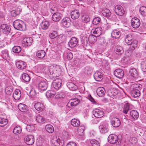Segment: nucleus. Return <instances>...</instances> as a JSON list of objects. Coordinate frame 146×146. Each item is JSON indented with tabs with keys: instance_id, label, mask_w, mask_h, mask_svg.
Segmentation results:
<instances>
[{
	"instance_id": "c9c22d12",
	"label": "nucleus",
	"mask_w": 146,
	"mask_h": 146,
	"mask_svg": "<svg viewBox=\"0 0 146 146\" xmlns=\"http://www.w3.org/2000/svg\"><path fill=\"white\" fill-rule=\"evenodd\" d=\"M130 104L128 103H125L123 106V112L125 114L127 113L130 110Z\"/></svg>"
},
{
	"instance_id": "bb28decb",
	"label": "nucleus",
	"mask_w": 146,
	"mask_h": 146,
	"mask_svg": "<svg viewBox=\"0 0 146 146\" xmlns=\"http://www.w3.org/2000/svg\"><path fill=\"white\" fill-rule=\"evenodd\" d=\"M44 108L42 99L37 101V111H42Z\"/></svg>"
},
{
	"instance_id": "c756f323",
	"label": "nucleus",
	"mask_w": 146,
	"mask_h": 146,
	"mask_svg": "<svg viewBox=\"0 0 146 146\" xmlns=\"http://www.w3.org/2000/svg\"><path fill=\"white\" fill-rule=\"evenodd\" d=\"M102 13L104 16L107 18L109 17L111 15L110 11L107 9H104L102 11Z\"/></svg>"
},
{
	"instance_id": "774afa93",
	"label": "nucleus",
	"mask_w": 146,
	"mask_h": 146,
	"mask_svg": "<svg viewBox=\"0 0 146 146\" xmlns=\"http://www.w3.org/2000/svg\"><path fill=\"white\" fill-rule=\"evenodd\" d=\"M67 56L68 60L71 59L73 57V55L72 53L71 52H68L67 53Z\"/></svg>"
},
{
	"instance_id": "5701e85b",
	"label": "nucleus",
	"mask_w": 146,
	"mask_h": 146,
	"mask_svg": "<svg viewBox=\"0 0 146 146\" xmlns=\"http://www.w3.org/2000/svg\"><path fill=\"white\" fill-rule=\"evenodd\" d=\"M80 16V13L78 10H74L72 11L71 13V18L73 19H77Z\"/></svg>"
},
{
	"instance_id": "8fccbe9b",
	"label": "nucleus",
	"mask_w": 146,
	"mask_h": 146,
	"mask_svg": "<svg viewBox=\"0 0 146 146\" xmlns=\"http://www.w3.org/2000/svg\"><path fill=\"white\" fill-rule=\"evenodd\" d=\"M21 129L19 126L15 127L13 130V132L15 134H19L21 133Z\"/></svg>"
},
{
	"instance_id": "37998d69",
	"label": "nucleus",
	"mask_w": 146,
	"mask_h": 146,
	"mask_svg": "<svg viewBox=\"0 0 146 146\" xmlns=\"http://www.w3.org/2000/svg\"><path fill=\"white\" fill-rule=\"evenodd\" d=\"M18 107L19 110L21 111L25 112L27 110V106L24 104H20Z\"/></svg>"
},
{
	"instance_id": "de8ad7c7",
	"label": "nucleus",
	"mask_w": 146,
	"mask_h": 146,
	"mask_svg": "<svg viewBox=\"0 0 146 146\" xmlns=\"http://www.w3.org/2000/svg\"><path fill=\"white\" fill-rule=\"evenodd\" d=\"M8 123V121L7 119L0 118V126L3 127L6 125Z\"/></svg>"
},
{
	"instance_id": "4468645a",
	"label": "nucleus",
	"mask_w": 146,
	"mask_h": 146,
	"mask_svg": "<svg viewBox=\"0 0 146 146\" xmlns=\"http://www.w3.org/2000/svg\"><path fill=\"white\" fill-rule=\"evenodd\" d=\"M114 74L117 77L121 78L123 77L124 73L123 70L121 69H116L114 72Z\"/></svg>"
},
{
	"instance_id": "603ef678",
	"label": "nucleus",
	"mask_w": 146,
	"mask_h": 146,
	"mask_svg": "<svg viewBox=\"0 0 146 146\" xmlns=\"http://www.w3.org/2000/svg\"><path fill=\"white\" fill-rule=\"evenodd\" d=\"M141 68L143 71L146 72V60L143 61L141 62Z\"/></svg>"
},
{
	"instance_id": "f257e3e1",
	"label": "nucleus",
	"mask_w": 146,
	"mask_h": 146,
	"mask_svg": "<svg viewBox=\"0 0 146 146\" xmlns=\"http://www.w3.org/2000/svg\"><path fill=\"white\" fill-rule=\"evenodd\" d=\"M13 26L16 29L21 31L24 29L25 25L24 22L20 20H17L13 23Z\"/></svg>"
},
{
	"instance_id": "052dcab7",
	"label": "nucleus",
	"mask_w": 146,
	"mask_h": 146,
	"mask_svg": "<svg viewBox=\"0 0 146 146\" xmlns=\"http://www.w3.org/2000/svg\"><path fill=\"white\" fill-rule=\"evenodd\" d=\"M130 45H131L132 47L131 49L134 50L137 46V41L135 40H133L131 44H130Z\"/></svg>"
},
{
	"instance_id": "473e14b6",
	"label": "nucleus",
	"mask_w": 146,
	"mask_h": 146,
	"mask_svg": "<svg viewBox=\"0 0 146 146\" xmlns=\"http://www.w3.org/2000/svg\"><path fill=\"white\" fill-rule=\"evenodd\" d=\"M115 51L117 54L119 55L123 54L124 52L123 48L121 46H117L115 47Z\"/></svg>"
},
{
	"instance_id": "72a5a7b5",
	"label": "nucleus",
	"mask_w": 146,
	"mask_h": 146,
	"mask_svg": "<svg viewBox=\"0 0 146 146\" xmlns=\"http://www.w3.org/2000/svg\"><path fill=\"white\" fill-rule=\"evenodd\" d=\"M142 88V86L140 84H133L131 86L132 90H138L139 91L141 90Z\"/></svg>"
},
{
	"instance_id": "1a4fd4ad",
	"label": "nucleus",
	"mask_w": 146,
	"mask_h": 146,
	"mask_svg": "<svg viewBox=\"0 0 146 146\" xmlns=\"http://www.w3.org/2000/svg\"><path fill=\"white\" fill-rule=\"evenodd\" d=\"M61 23L64 26L69 27L71 24V19L69 17H65L62 20Z\"/></svg>"
},
{
	"instance_id": "b1692460",
	"label": "nucleus",
	"mask_w": 146,
	"mask_h": 146,
	"mask_svg": "<svg viewBox=\"0 0 146 146\" xmlns=\"http://www.w3.org/2000/svg\"><path fill=\"white\" fill-rule=\"evenodd\" d=\"M103 74L100 72L97 71L94 74V79L97 81H100L102 79Z\"/></svg>"
},
{
	"instance_id": "6e6d98bb",
	"label": "nucleus",
	"mask_w": 146,
	"mask_h": 146,
	"mask_svg": "<svg viewBox=\"0 0 146 146\" xmlns=\"http://www.w3.org/2000/svg\"><path fill=\"white\" fill-rule=\"evenodd\" d=\"M21 48L19 46H15L13 48V52L16 53H18L21 51Z\"/></svg>"
},
{
	"instance_id": "6ab92c4d",
	"label": "nucleus",
	"mask_w": 146,
	"mask_h": 146,
	"mask_svg": "<svg viewBox=\"0 0 146 146\" xmlns=\"http://www.w3.org/2000/svg\"><path fill=\"white\" fill-rule=\"evenodd\" d=\"M78 43L77 39L75 37H72L68 42V46L71 48L75 47Z\"/></svg>"
},
{
	"instance_id": "7ed1b4c3",
	"label": "nucleus",
	"mask_w": 146,
	"mask_h": 146,
	"mask_svg": "<svg viewBox=\"0 0 146 146\" xmlns=\"http://www.w3.org/2000/svg\"><path fill=\"white\" fill-rule=\"evenodd\" d=\"M84 23L82 20L78 19L73 22V25L78 29H81L83 26Z\"/></svg>"
},
{
	"instance_id": "dca6fc26",
	"label": "nucleus",
	"mask_w": 146,
	"mask_h": 146,
	"mask_svg": "<svg viewBox=\"0 0 146 146\" xmlns=\"http://www.w3.org/2000/svg\"><path fill=\"white\" fill-rule=\"evenodd\" d=\"M80 102V100L78 99L74 98L70 99L68 103V106H75Z\"/></svg>"
},
{
	"instance_id": "ea45409f",
	"label": "nucleus",
	"mask_w": 146,
	"mask_h": 146,
	"mask_svg": "<svg viewBox=\"0 0 146 146\" xmlns=\"http://www.w3.org/2000/svg\"><path fill=\"white\" fill-rule=\"evenodd\" d=\"M21 9L19 8H17L15 10H13L11 12V15L13 17H16L20 13Z\"/></svg>"
},
{
	"instance_id": "5fc2aeb1",
	"label": "nucleus",
	"mask_w": 146,
	"mask_h": 146,
	"mask_svg": "<svg viewBox=\"0 0 146 146\" xmlns=\"http://www.w3.org/2000/svg\"><path fill=\"white\" fill-rule=\"evenodd\" d=\"M84 126H80L78 129V133L80 135H83L84 134V130L85 129Z\"/></svg>"
},
{
	"instance_id": "4be33fe9",
	"label": "nucleus",
	"mask_w": 146,
	"mask_h": 146,
	"mask_svg": "<svg viewBox=\"0 0 146 146\" xmlns=\"http://www.w3.org/2000/svg\"><path fill=\"white\" fill-rule=\"evenodd\" d=\"M48 86L47 83L44 82H41L38 84V89L41 91H44L47 89Z\"/></svg>"
},
{
	"instance_id": "aec40b11",
	"label": "nucleus",
	"mask_w": 146,
	"mask_h": 146,
	"mask_svg": "<svg viewBox=\"0 0 146 146\" xmlns=\"http://www.w3.org/2000/svg\"><path fill=\"white\" fill-rule=\"evenodd\" d=\"M21 92L19 89H16L14 92L13 96L14 98L16 100H19L21 97Z\"/></svg>"
},
{
	"instance_id": "393cba45",
	"label": "nucleus",
	"mask_w": 146,
	"mask_h": 146,
	"mask_svg": "<svg viewBox=\"0 0 146 146\" xmlns=\"http://www.w3.org/2000/svg\"><path fill=\"white\" fill-rule=\"evenodd\" d=\"M26 64L25 63L22 61H18L16 62V65L19 69H23L26 67Z\"/></svg>"
},
{
	"instance_id": "423d86ee",
	"label": "nucleus",
	"mask_w": 146,
	"mask_h": 146,
	"mask_svg": "<svg viewBox=\"0 0 146 146\" xmlns=\"http://www.w3.org/2000/svg\"><path fill=\"white\" fill-rule=\"evenodd\" d=\"M51 141L52 144L54 146H62L63 145V143L58 137H54Z\"/></svg>"
},
{
	"instance_id": "e433bc0d",
	"label": "nucleus",
	"mask_w": 146,
	"mask_h": 146,
	"mask_svg": "<svg viewBox=\"0 0 146 146\" xmlns=\"http://www.w3.org/2000/svg\"><path fill=\"white\" fill-rule=\"evenodd\" d=\"M133 40V38L131 35H127L126 36V37L125 39V41L126 43L128 45L131 44Z\"/></svg>"
},
{
	"instance_id": "79ce46f5",
	"label": "nucleus",
	"mask_w": 146,
	"mask_h": 146,
	"mask_svg": "<svg viewBox=\"0 0 146 146\" xmlns=\"http://www.w3.org/2000/svg\"><path fill=\"white\" fill-rule=\"evenodd\" d=\"M109 95L110 96H114L117 95L118 91L117 90L114 88L110 89L108 91Z\"/></svg>"
},
{
	"instance_id": "a878e982",
	"label": "nucleus",
	"mask_w": 146,
	"mask_h": 146,
	"mask_svg": "<svg viewBox=\"0 0 146 146\" xmlns=\"http://www.w3.org/2000/svg\"><path fill=\"white\" fill-rule=\"evenodd\" d=\"M121 35L120 31L117 29L113 30L111 33V36L115 38H119Z\"/></svg>"
},
{
	"instance_id": "39448f33",
	"label": "nucleus",
	"mask_w": 146,
	"mask_h": 146,
	"mask_svg": "<svg viewBox=\"0 0 146 146\" xmlns=\"http://www.w3.org/2000/svg\"><path fill=\"white\" fill-rule=\"evenodd\" d=\"M26 143L29 145H32L34 142V137L31 135H28L24 138Z\"/></svg>"
},
{
	"instance_id": "9b49d317",
	"label": "nucleus",
	"mask_w": 146,
	"mask_h": 146,
	"mask_svg": "<svg viewBox=\"0 0 146 146\" xmlns=\"http://www.w3.org/2000/svg\"><path fill=\"white\" fill-rule=\"evenodd\" d=\"M93 114L95 117L100 118L104 116V113L103 111L97 109L93 111Z\"/></svg>"
},
{
	"instance_id": "2eb2a0df",
	"label": "nucleus",
	"mask_w": 146,
	"mask_h": 146,
	"mask_svg": "<svg viewBox=\"0 0 146 146\" xmlns=\"http://www.w3.org/2000/svg\"><path fill=\"white\" fill-rule=\"evenodd\" d=\"M61 71V69L60 67L58 66H55L54 69L52 72H50V74L52 75L51 73H52V76H59L60 74Z\"/></svg>"
},
{
	"instance_id": "58836bf2",
	"label": "nucleus",
	"mask_w": 146,
	"mask_h": 146,
	"mask_svg": "<svg viewBox=\"0 0 146 146\" xmlns=\"http://www.w3.org/2000/svg\"><path fill=\"white\" fill-rule=\"evenodd\" d=\"M1 55L4 59L9 60L10 57L8 53V51L7 50H3L1 52Z\"/></svg>"
},
{
	"instance_id": "9d476101",
	"label": "nucleus",
	"mask_w": 146,
	"mask_h": 146,
	"mask_svg": "<svg viewBox=\"0 0 146 146\" xmlns=\"http://www.w3.org/2000/svg\"><path fill=\"white\" fill-rule=\"evenodd\" d=\"M118 137L114 134H111L109 135L108 138L109 142L112 144L115 143L118 141Z\"/></svg>"
},
{
	"instance_id": "0e129e2a",
	"label": "nucleus",
	"mask_w": 146,
	"mask_h": 146,
	"mask_svg": "<svg viewBox=\"0 0 146 146\" xmlns=\"http://www.w3.org/2000/svg\"><path fill=\"white\" fill-rule=\"evenodd\" d=\"M30 94L31 96L33 97V99H35L36 97V93L35 90H32L30 92Z\"/></svg>"
},
{
	"instance_id": "6e6552de",
	"label": "nucleus",
	"mask_w": 146,
	"mask_h": 146,
	"mask_svg": "<svg viewBox=\"0 0 146 146\" xmlns=\"http://www.w3.org/2000/svg\"><path fill=\"white\" fill-rule=\"evenodd\" d=\"M62 80L61 79L56 78L52 83V87L56 89H58L61 85Z\"/></svg>"
},
{
	"instance_id": "f3484780",
	"label": "nucleus",
	"mask_w": 146,
	"mask_h": 146,
	"mask_svg": "<svg viewBox=\"0 0 146 146\" xmlns=\"http://www.w3.org/2000/svg\"><path fill=\"white\" fill-rule=\"evenodd\" d=\"M96 92L98 96L102 97L104 96L106 90L103 87H99L97 89Z\"/></svg>"
},
{
	"instance_id": "0eeeda50",
	"label": "nucleus",
	"mask_w": 146,
	"mask_h": 146,
	"mask_svg": "<svg viewBox=\"0 0 146 146\" xmlns=\"http://www.w3.org/2000/svg\"><path fill=\"white\" fill-rule=\"evenodd\" d=\"M33 40L31 37H26L24 38L23 40V46H27L30 45L33 42Z\"/></svg>"
},
{
	"instance_id": "09e8293b",
	"label": "nucleus",
	"mask_w": 146,
	"mask_h": 146,
	"mask_svg": "<svg viewBox=\"0 0 146 146\" xmlns=\"http://www.w3.org/2000/svg\"><path fill=\"white\" fill-rule=\"evenodd\" d=\"M37 121L40 123H45L46 121L45 119L40 115L37 116Z\"/></svg>"
},
{
	"instance_id": "f8f14e48",
	"label": "nucleus",
	"mask_w": 146,
	"mask_h": 146,
	"mask_svg": "<svg viewBox=\"0 0 146 146\" xmlns=\"http://www.w3.org/2000/svg\"><path fill=\"white\" fill-rule=\"evenodd\" d=\"M108 125L106 123H101L99 126V128L101 132L105 133L108 131Z\"/></svg>"
},
{
	"instance_id": "cd10ccee",
	"label": "nucleus",
	"mask_w": 146,
	"mask_h": 146,
	"mask_svg": "<svg viewBox=\"0 0 146 146\" xmlns=\"http://www.w3.org/2000/svg\"><path fill=\"white\" fill-rule=\"evenodd\" d=\"M130 75L134 78H137L138 73L137 71L135 68H131L129 71Z\"/></svg>"
},
{
	"instance_id": "338daca9",
	"label": "nucleus",
	"mask_w": 146,
	"mask_h": 146,
	"mask_svg": "<svg viewBox=\"0 0 146 146\" xmlns=\"http://www.w3.org/2000/svg\"><path fill=\"white\" fill-rule=\"evenodd\" d=\"M51 91H48L46 92V96L48 97H51L54 96L55 95L54 93H52Z\"/></svg>"
},
{
	"instance_id": "ddd939ff",
	"label": "nucleus",
	"mask_w": 146,
	"mask_h": 146,
	"mask_svg": "<svg viewBox=\"0 0 146 146\" xmlns=\"http://www.w3.org/2000/svg\"><path fill=\"white\" fill-rule=\"evenodd\" d=\"M111 123L113 127H118L120 125L121 122L119 118L114 117L112 118Z\"/></svg>"
},
{
	"instance_id": "c85d7f7f",
	"label": "nucleus",
	"mask_w": 146,
	"mask_h": 146,
	"mask_svg": "<svg viewBox=\"0 0 146 146\" xmlns=\"http://www.w3.org/2000/svg\"><path fill=\"white\" fill-rule=\"evenodd\" d=\"M67 86L68 88L72 91H75L78 88L77 86L74 83L72 82L68 83Z\"/></svg>"
},
{
	"instance_id": "a18cd8bd",
	"label": "nucleus",
	"mask_w": 146,
	"mask_h": 146,
	"mask_svg": "<svg viewBox=\"0 0 146 146\" xmlns=\"http://www.w3.org/2000/svg\"><path fill=\"white\" fill-rule=\"evenodd\" d=\"M102 29L100 27L96 28L93 33L94 34L97 35L98 36H99L102 33Z\"/></svg>"
},
{
	"instance_id": "c03bdc74",
	"label": "nucleus",
	"mask_w": 146,
	"mask_h": 146,
	"mask_svg": "<svg viewBox=\"0 0 146 146\" xmlns=\"http://www.w3.org/2000/svg\"><path fill=\"white\" fill-rule=\"evenodd\" d=\"M45 55V52L44 50H40L37 51V56L40 58H43Z\"/></svg>"
},
{
	"instance_id": "3c124183",
	"label": "nucleus",
	"mask_w": 146,
	"mask_h": 146,
	"mask_svg": "<svg viewBox=\"0 0 146 146\" xmlns=\"http://www.w3.org/2000/svg\"><path fill=\"white\" fill-rule=\"evenodd\" d=\"M139 11L142 15H146V7L144 6L141 7L139 9Z\"/></svg>"
},
{
	"instance_id": "4d7b16f0",
	"label": "nucleus",
	"mask_w": 146,
	"mask_h": 146,
	"mask_svg": "<svg viewBox=\"0 0 146 146\" xmlns=\"http://www.w3.org/2000/svg\"><path fill=\"white\" fill-rule=\"evenodd\" d=\"M13 91V90L10 87H7L5 89V92L6 94L7 95H11Z\"/></svg>"
},
{
	"instance_id": "864d4df0",
	"label": "nucleus",
	"mask_w": 146,
	"mask_h": 146,
	"mask_svg": "<svg viewBox=\"0 0 146 146\" xmlns=\"http://www.w3.org/2000/svg\"><path fill=\"white\" fill-rule=\"evenodd\" d=\"M92 72V69L90 67H86L85 69L84 72L85 73L88 75L91 74Z\"/></svg>"
},
{
	"instance_id": "4c0bfd02",
	"label": "nucleus",
	"mask_w": 146,
	"mask_h": 146,
	"mask_svg": "<svg viewBox=\"0 0 146 146\" xmlns=\"http://www.w3.org/2000/svg\"><path fill=\"white\" fill-rule=\"evenodd\" d=\"M71 124L74 127H78L80 125V122L79 120L74 118L72 120Z\"/></svg>"
},
{
	"instance_id": "f03ea898",
	"label": "nucleus",
	"mask_w": 146,
	"mask_h": 146,
	"mask_svg": "<svg viewBox=\"0 0 146 146\" xmlns=\"http://www.w3.org/2000/svg\"><path fill=\"white\" fill-rule=\"evenodd\" d=\"M131 24L133 28H137L140 25V21L138 18L137 17L133 18L131 20Z\"/></svg>"
},
{
	"instance_id": "f704fd0d",
	"label": "nucleus",
	"mask_w": 146,
	"mask_h": 146,
	"mask_svg": "<svg viewBox=\"0 0 146 146\" xmlns=\"http://www.w3.org/2000/svg\"><path fill=\"white\" fill-rule=\"evenodd\" d=\"M42 28L43 29H47L49 26V23L48 21H43L40 24Z\"/></svg>"
},
{
	"instance_id": "e2e57ef3",
	"label": "nucleus",
	"mask_w": 146,
	"mask_h": 146,
	"mask_svg": "<svg viewBox=\"0 0 146 146\" xmlns=\"http://www.w3.org/2000/svg\"><path fill=\"white\" fill-rule=\"evenodd\" d=\"M50 9L51 12L52 13H53L58 11V9L57 7L54 6L50 7Z\"/></svg>"
},
{
	"instance_id": "2f4dec72",
	"label": "nucleus",
	"mask_w": 146,
	"mask_h": 146,
	"mask_svg": "<svg viewBox=\"0 0 146 146\" xmlns=\"http://www.w3.org/2000/svg\"><path fill=\"white\" fill-rule=\"evenodd\" d=\"M130 116L134 119H137L139 116V114L138 112L136 110H133L130 112Z\"/></svg>"
},
{
	"instance_id": "7c9ffc66",
	"label": "nucleus",
	"mask_w": 146,
	"mask_h": 146,
	"mask_svg": "<svg viewBox=\"0 0 146 146\" xmlns=\"http://www.w3.org/2000/svg\"><path fill=\"white\" fill-rule=\"evenodd\" d=\"M140 94V91L138 90H132L131 92V96L134 98L139 97Z\"/></svg>"
},
{
	"instance_id": "680f3d73",
	"label": "nucleus",
	"mask_w": 146,
	"mask_h": 146,
	"mask_svg": "<svg viewBox=\"0 0 146 146\" xmlns=\"http://www.w3.org/2000/svg\"><path fill=\"white\" fill-rule=\"evenodd\" d=\"M58 36V34L56 31H54L49 35L50 37L52 39Z\"/></svg>"
},
{
	"instance_id": "69168bd1",
	"label": "nucleus",
	"mask_w": 146,
	"mask_h": 146,
	"mask_svg": "<svg viewBox=\"0 0 146 146\" xmlns=\"http://www.w3.org/2000/svg\"><path fill=\"white\" fill-rule=\"evenodd\" d=\"M82 20L84 22L87 23L90 21V18L88 15L84 16L82 17Z\"/></svg>"
},
{
	"instance_id": "bf43d9fd",
	"label": "nucleus",
	"mask_w": 146,
	"mask_h": 146,
	"mask_svg": "<svg viewBox=\"0 0 146 146\" xmlns=\"http://www.w3.org/2000/svg\"><path fill=\"white\" fill-rule=\"evenodd\" d=\"M101 19L100 17H97L95 18L93 20L92 23H93L95 25H97L100 22Z\"/></svg>"
},
{
	"instance_id": "49530a36",
	"label": "nucleus",
	"mask_w": 146,
	"mask_h": 146,
	"mask_svg": "<svg viewBox=\"0 0 146 146\" xmlns=\"http://www.w3.org/2000/svg\"><path fill=\"white\" fill-rule=\"evenodd\" d=\"M22 77L23 80L26 82H29L30 79L29 75L25 73H24L22 75Z\"/></svg>"
},
{
	"instance_id": "20e7f679",
	"label": "nucleus",
	"mask_w": 146,
	"mask_h": 146,
	"mask_svg": "<svg viewBox=\"0 0 146 146\" xmlns=\"http://www.w3.org/2000/svg\"><path fill=\"white\" fill-rule=\"evenodd\" d=\"M115 13L118 15H123L125 12L123 8L119 5H117L115 7Z\"/></svg>"
},
{
	"instance_id": "a211bd4d",
	"label": "nucleus",
	"mask_w": 146,
	"mask_h": 146,
	"mask_svg": "<svg viewBox=\"0 0 146 146\" xmlns=\"http://www.w3.org/2000/svg\"><path fill=\"white\" fill-rule=\"evenodd\" d=\"M1 28L3 31V33L6 34L9 33L11 30V28L9 27L7 24H3L1 25Z\"/></svg>"
},
{
	"instance_id": "13d9d810",
	"label": "nucleus",
	"mask_w": 146,
	"mask_h": 146,
	"mask_svg": "<svg viewBox=\"0 0 146 146\" xmlns=\"http://www.w3.org/2000/svg\"><path fill=\"white\" fill-rule=\"evenodd\" d=\"M90 143L93 146H99V143L97 140L95 139H92L90 141Z\"/></svg>"
},
{
	"instance_id": "a19ab883",
	"label": "nucleus",
	"mask_w": 146,
	"mask_h": 146,
	"mask_svg": "<svg viewBox=\"0 0 146 146\" xmlns=\"http://www.w3.org/2000/svg\"><path fill=\"white\" fill-rule=\"evenodd\" d=\"M45 129L49 133H52L54 131V128L51 125H47L45 127Z\"/></svg>"
},
{
	"instance_id": "412c9836",
	"label": "nucleus",
	"mask_w": 146,
	"mask_h": 146,
	"mask_svg": "<svg viewBox=\"0 0 146 146\" xmlns=\"http://www.w3.org/2000/svg\"><path fill=\"white\" fill-rule=\"evenodd\" d=\"M62 17V14L60 13H54L52 16V20L54 21H58L60 20Z\"/></svg>"
}]
</instances>
